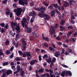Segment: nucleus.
Returning <instances> with one entry per match:
<instances>
[{
  "label": "nucleus",
  "mask_w": 77,
  "mask_h": 77,
  "mask_svg": "<svg viewBox=\"0 0 77 77\" xmlns=\"http://www.w3.org/2000/svg\"><path fill=\"white\" fill-rule=\"evenodd\" d=\"M51 28L50 29L49 32L51 35H53L54 33H55L54 30L58 27V24L57 23H56L54 26L53 27L52 26H51Z\"/></svg>",
  "instance_id": "obj_1"
},
{
  "label": "nucleus",
  "mask_w": 77,
  "mask_h": 77,
  "mask_svg": "<svg viewBox=\"0 0 77 77\" xmlns=\"http://www.w3.org/2000/svg\"><path fill=\"white\" fill-rule=\"evenodd\" d=\"M29 16H32V17L30 20V22L31 23H33L34 22V21L33 20H35V17H36V12L35 11H32L30 12H29Z\"/></svg>",
  "instance_id": "obj_2"
},
{
  "label": "nucleus",
  "mask_w": 77,
  "mask_h": 77,
  "mask_svg": "<svg viewBox=\"0 0 77 77\" xmlns=\"http://www.w3.org/2000/svg\"><path fill=\"white\" fill-rule=\"evenodd\" d=\"M14 12H16V15L20 16L21 15L22 10L21 8H18L17 9H15L14 10Z\"/></svg>",
  "instance_id": "obj_3"
},
{
  "label": "nucleus",
  "mask_w": 77,
  "mask_h": 77,
  "mask_svg": "<svg viewBox=\"0 0 77 77\" xmlns=\"http://www.w3.org/2000/svg\"><path fill=\"white\" fill-rule=\"evenodd\" d=\"M38 62V61L36 60H30L29 61V63H30V65L31 66H32V65H34L35 64V63H37Z\"/></svg>",
  "instance_id": "obj_4"
},
{
  "label": "nucleus",
  "mask_w": 77,
  "mask_h": 77,
  "mask_svg": "<svg viewBox=\"0 0 77 77\" xmlns=\"http://www.w3.org/2000/svg\"><path fill=\"white\" fill-rule=\"evenodd\" d=\"M45 14L44 13H42V12H40L38 13V16L40 17V18H44V16H45Z\"/></svg>",
  "instance_id": "obj_5"
},
{
  "label": "nucleus",
  "mask_w": 77,
  "mask_h": 77,
  "mask_svg": "<svg viewBox=\"0 0 77 77\" xmlns=\"http://www.w3.org/2000/svg\"><path fill=\"white\" fill-rule=\"evenodd\" d=\"M39 12L44 13V11L46 10V8L43 6H40L39 7Z\"/></svg>",
  "instance_id": "obj_6"
},
{
  "label": "nucleus",
  "mask_w": 77,
  "mask_h": 77,
  "mask_svg": "<svg viewBox=\"0 0 77 77\" xmlns=\"http://www.w3.org/2000/svg\"><path fill=\"white\" fill-rule=\"evenodd\" d=\"M71 71H66L65 73V76H72V73H71Z\"/></svg>",
  "instance_id": "obj_7"
},
{
  "label": "nucleus",
  "mask_w": 77,
  "mask_h": 77,
  "mask_svg": "<svg viewBox=\"0 0 77 77\" xmlns=\"http://www.w3.org/2000/svg\"><path fill=\"white\" fill-rule=\"evenodd\" d=\"M15 30H17L16 32L17 33H20V27L19 26H17L15 27Z\"/></svg>",
  "instance_id": "obj_8"
},
{
  "label": "nucleus",
  "mask_w": 77,
  "mask_h": 77,
  "mask_svg": "<svg viewBox=\"0 0 77 77\" xmlns=\"http://www.w3.org/2000/svg\"><path fill=\"white\" fill-rule=\"evenodd\" d=\"M38 29L39 27H38V25H35L34 26V27L33 28L34 31H35V32H37V31L38 30Z\"/></svg>",
  "instance_id": "obj_9"
},
{
  "label": "nucleus",
  "mask_w": 77,
  "mask_h": 77,
  "mask_svg": "<svg viewBox=\"0 0 77 77\" xmlns=\"http://www.w3.org/2000/svg\"><path fill=\"white\" fill-rule=\"evenodd\" d=\"M44 17H45V19L46 20H49V19H50V17L47 14H45Z\"/></svg>",
  "instance_id": "obj_10"
},
{
  "label": "nucleus",
  "mask_w": 77,
  "mask_h": 77,
  "mask_svg": "<svg viewBox=\"0 0 77 77\" xmlns=\"http://www.w3.org/2000/svg\"><path fill=\"white\" fill-rule=\"evenodd\" d=\"M24 0H18V3L19 5H22L23 6L24 5Z\"/></svg>",
  "instance_id": "obj_11"
},
{
  "label": "nucleus",
  "mask_w": 77,
  "mask_h": 77,
  "mask_svg": "<svg viewBox=\"0 0 77 77\" xmlns=\"http://www.w3.org/2000/svg\"><path fill=\"white\" fill-rule=\"evenodd\" d=\"M11 27H13V26H17L18 24L17 22H13L12 21L11 23Z\"/></svg>",
  "instance_id": "obj_12"
},
{
  "label": "nucleus",
  "mask_w": 77,
  "mask_h": 77,
  "mask_svg": "<svg viewBox=\"0 0 77 77\" xmlns=\"http://www.w3.org/2000/svg\"><path fill=\"white\" fill-rule=\"evenodd\" d=\"M6 72L7 75H9V74H11L12 73V71L11 70L9 69L7 70Z\"/></svg>",
  "instance_id": "obj_13"
},
{
  "label": "nucleus",
  "mask_w": 77,
  "mask_h": 77,
  "mask_svg": "<svg viewBox=\"0 0 77 77\" xmlns=\"http://www.w3.org/2000/svg\"><path fill=\"white\" fill-rule=\"evenodd\" d=\"M65 23V20L63 19H62L61 20L60 24L61 26H63L64 25Z\"/></svg>",
  "instance_id": "obj_14"
},
{
  "label": "nucleus",
  "mask_w": 77,
  "mask_h": 77,
  "mask_svg": "<svg viewBox=\"0 0 77 77\" xmlns=\"http://www.w3.org/2000/svg\"><path fill=\"white\" fill-rule=\"evenodd\" d=\"M26 31L28 33H30L32 32V28L30 27H29L26 29Z\"/></svg>",
  "instance_id": "obj_15"
},
{
  "label": "nucleus",
  "mask_w": 77,
  "mask_h": 77,
  "mask_svg": "<svg viewBox=\"0 0 77 77\" xmlns=\"http://www.w3.org/2000/svg\"><path fill=\"white\" fill-rule=\"evenodd\" d=\"M24 53H26L27 57H32V56L30 54V53L29 52H26V53L24 52Z\"/></svg>",
  "instance_id": "obj_16"
},
{
  "label": "nucleus",
  "mask_w": 77,
  "mask_h": 77,
  "mask_svg": "<svg viewBox=\"0 0 77 77\" xmlns=\"http://www.w3.org/2000/svg\"><path fill=\"white\" fill-rule=\"evenodd\" d=\"M45 60H46V61L48 63L50 64L51 62V58L50 57H49V59H45Z\"/></svg>",
  "instance_id": "obj_17"
},
{
  "label": "nucleus",
  "mask_w": 77,
  "mask_h": 77,
  "mask_svg": "<svg viewBox=\"0 0 77 77\" xmlns=\"http://www.w3.org/2000/svg\"><path fill=\"white\" fill-rule=\"evenodd\" d=\"M56 54H55L54 56L56 57H58L60 56V52L59 51H57L55 52Z\"/></svg>",
  "instance_id": "obj_18"
},
{
  "label": "nucleus",
  "mask_w": 77,
  "mask_h": 77,
  "mask_svg": "<svg viewBox=\"0 0 77 77\" xmlns=\"http://www.w3.org/2000/svg\"><path fill=\"white\" fill-rule=\"evenodd\" d=\"M73 32L72 31L68 32L67 33V36L69 37L71 36V35H72Z\"/></svg>",
  "instance_id": "obj_19"
},
{
  "label": "nucleus",
  "mask_w": 77,
  "mask_h": 77,
  "mask_svg": "<svg viewBox=\"0 0 77 77\" xmlns=\"http://www.w3.org/2000/svg\"><path fill=\"white\" fill-rule=\"evenodd\" d=\"M60 28V31L61 32H63L65 29V28L63 26L60 25L59 26Z\"/></svg>",
  "instance_id": "obj_20"
},
{
  "label": "nucleus",
  "mask_w": 77,
  "mask_h": 77,
  "mask_svg": "<svg viewBox=\"0 0 77 77\" xmlns=\"http://www.w3.org/2000/svg\"><path fill=\"white\" fill-rule=\"evenodd\" d=\"M38 71L39 73H43L44 72V68H42L39 69Z\"/></svg>",
  "instance_id": "obj_21"
},
{
  "label": "nucleus",
  "mask_w": 77,
  "mask_h": 77,
  "mask_svg": "<svg viewBox=\"0 0 77 77\" xmlns=\"http://www.w3.org/2000/svg\"><path fill=\"white\" fill-rule=\"evenodd\" d=\"M26 19H27L26 18H23V21H22L21 23L26 24V21H27Z\"/></svg>",
  "instance_id": "obj_22"
},
{
  "label": "nucleus",
  "mask_w": 77,
  "mask_h": 77,
  "mask_svg": "<svg viewBox=\"0 0 77 77\" xmlns=\"http://www.w3.org/2000/svg\"><path fill=\"white\" fill-rule=\"evenodd\" d=\"M54 14H55V11L54 10L52 11L51 13V16L52 17H54Z\"/></svg>",
  "instance_id": "obj_23"
},
{
  "label": "nucleus",
  "mask_w": 77,
  "mask_h": 77,
  "mask_svg": "<svg viewBox=\"0 0 77 77\" xmlns=\"http://www.w3.org/2000/svg\"><path fill=\"white\" fill-rule=\"evenodd\" d=\"M5 44L6 45H9L10 43V42H9V41L8 39L6 40V41L5 42Z\"/></svg>",
  "instance_id": "obj_24"
},
{
  "label": "nucleus",
  "mask_w": 77,
  "mask_h": 77,
  "mask_svg": "<svg viewBox=\"0 0 77 77\" xmlns=\"http://www.w3.org/2000/svg\"><path fill=\"white\" fill-rule=\"evenodd\" d=\"M24 5H23V6H24L25 5H26V6H27L28 5V2H28L27 1V0H24Z\"/></svg>",
  "instance_id": "obj_25"
},
{
  "label": "nucleus",
  "mask_w": 77,
  "mask_h": 77,
  "mask_svg": "<svg viewBox=\"0 0 77 77\" xmlns=\"http://www.w3.org/2000/svg\"><path fill=\"white\" fill-rule=\"evenodd\" d=\"M5 54L7 55H9V54H11V51L10 50H7L5 53Z\"/></svg>",
  "instance_id": "obj_26"
},
{
  "label": "nucleus",
  "mask_w": 77,
  "mask_h": 77,
  "mask_svg": "<svg viewBox=\"0 0 77 77\" xmlns=\"http://www.w3.org/2000/svg\"><path fill=\"white\" fill-rule=\"evenodd\" d=\"M65 71H63L61 73V75L63 77H65Z\"/></svg>",
  "instance_id": "obj_27"
},
{
  "label": "nucleus",
  "mask_w": 77,
  "mask_h": 77,
  "mask_svg": "<svg viewBox=\"0 0 77 77\" xmlns=\"http://www.w3.org/2000/svg\"><path fill=\"white\" fill-rule=\"evenodd\" d=\"M50 75H49V74L48 73H45L43 75H42V77H46L47 76V77H49Z\"/></svg>",
  "instance_id": "obj_28"
},
{
  "label": "nucleus",
  "mask_w": 77,
  "mask_h": 77,
  "mask_svg": "<svg viewBox=\"0 0 77 77\" xmlns=\"http://www.w3.org/2000/svg\"><path fill=\"white\" fill-rule=\"evenodd\" d=\"M32 35H33V36H34V37H35V38H38V34H37V33H34V32H33L32 33Z\"/></svg>",
  "instance_id": "obj_29"
},
{
  "label": "nucleus",
  "mask_w": 77,
  "mask_h": 77,
  "mask_svg": "<svg viewBox=\"0 0 77 77\" xmlns=\"http://www.w3.org/2000/svg\"><path fill=\"white\" fill-rule=\"evenodd\" d=\"M25 74V73L24 72V71H20V75H21V76L22 77H23L24 75Z\"/></svg>",
  "instance_id": "obj_30"
},
{
  "label": "nucleus",
  "mask_w": 77,
  "mask_h": 77,
  "mask_svg": "<svg viewBox=\"0 0 77 77\" xmlns=\"http://www.w3.org/2000/svg\"><path fill=\"white\" fill-rule=\"evenodd\" d=\"M64 5L66 6H69V4L68 3L67 1H64Z\"/></svg>",
  "instance_id": "obj_31"
},
{
  "label": "nucleus",
  "mask_w": 77,
  "mask_h": 77,
  "mask_svg": "<svg viewBox=\"0 0 77 77\" xmlns=\"http://www.w3.org/2000/svg\"><path fill=\"white\" fill-rule=\"evenodd\" d=\"M23 48L22 49V51H25L26 50V46L25 45H23L22 46Z\"/></svg>",
  "instance_id": "obj_32"
},
{
  "label": "nucleus",
  "mask_w": 77,
  "mask_h": 77,
  "mask_svg": "<svg viewBox=\"0 0 77 77\" xmlns=\"http://www.w3.org/2000/svg\"><path fill=\"white\" fill-rule=\"evenodd\" d=\"M17 71L20 72V66L19 65H18L17 66Z\"/></svg>",
  "instance_id": "obj_33"
},
{
  "label": "nucleus",
  "mask_w": 77,
  "mask_h": 77,
  "mask_svg": "<svg viewBox=\"0 0 77 77\" xmlns=\"http://www.w3.org/2000/svg\"><path fill=\"white\" fill-rule=\"evenodd\" d=\"M43 46L45 47H48V45L47 43H43Z\"/></svg>",
  "instance_id": "obj_34"
},
{
  "label": "nucleus",
  "mask_w": 77,
  "mask_h": 77,
  "mask_svg": "<svg viewBox=\"0 0 77 77\" xmlns=\"http://www.w3.org/2000/svg\"><path fill=\"white\" fill-rule=\"evenodd\" d=\"M16 61H21V59L18 58V57H16L15 59Z\"/></svg>",
  "instance_id": "obj_35"
},
{
  "label": "nucleus",
  "mask_w": 77,
  "mask_h": 77,
  "mask_svg": "<svg viewBox=\"0 0 77 77\" xmlns=\"http://www.w3.org/2000/svg\"><path fill=\"white\" fill-rule=\"evenodd\" d=\"M18 53L19 54V55H20L21 56H23V53L22 52V51H18Z\"/></svg>",
  "instance_id": "obj_36"
},
{
  "label": "nucleus",
  "mask_w": 77,
  "mask_h": 77,
  "mask_svg": "<svg viewBox=\"0 0 77 77\" xmlns=\"http://www.w3.org/2000/svg\"><path fill=\"white\" fill-rule=\"evenodd\" d=\"M14 44H15V47H16V48H18V45H19L18 42H17L16 44V43H15V42H14Z\"/></svg>",
  "instance_id": "obj_37"
},
{
  "label": "nucleus",
  "mask_w": 77,
  "mask_h": 77,
  "mask_svg": "<svg viewBox=\"0 0 77 77\" xmlns=\"http://www.w3.org/2000/svg\"><path fill=\"white\" fill-rule=\"evenodd\" d=\"M8 0H3L2 2V5H4V4H6L7 3Z\"/></svg>",
  "instance_id": "obj_38"
},
{
  "label": "nucleus",
  "mask_w": 77,
  "mask_h": 77,
  "mask_svg": "<svg viewBox=\"0 0 77 77\" xmlns=\"http://www.w3.org/2000/svg\"><path fill=\"white\" fill-rule=\"evenodd\" d=\"M49 50L50 51H54V48L51 47L49 48Z\"/></svg>",
  "instance_id": "obj_39"
},
{
  "label": "nucleus",
  "mask_w": 77,
  "mask_h": 77,
  "mask_svg": "<svg viewBox=\"0 0 77 77\" xmlns=\"http://www.w3.org/2000/svg\"><path fill=\"white\" fill-rule=\"evenodd\" d=\"M4 28H6V29H9V25L8 23H6V25L4 26Z\"/></svg>",
  "instance_id": "obj_40"
},
{
  "label": "nucleus",
  "mask_w": 77,
  "mask_h": 77,
  "mask_svg": "<svg viewBox=\"0 0 77 77\" xmlns=\"http://www.w3.org/2000/svg\"><path fill=\"white\" fill-rule=\"evenodd\" d=\"M20 36V33L17 32V34L16 35V39H18Z\"/></svg>",
  "instance_id": "obj_41"
},
{
  "label": "nucleus",
  "mask_w": 77,
  "mask_h": 77,
  "mask_svg": "<svg viewBox=\"0 0 77 77\" xmlns=\"http://www.w3.org/2000/svg\"><path fill=\"white\" fill-rule=\"evenodd\" d=\"M5 30L3 29V28H2L1 29V32L2 33H5Z\"/></svg>",
  "instance_id": "obj_42"
},
{
  "label": "nucleus",
  "mask_w": 77,
  "mask_h": 77,
  "mask_svg": "<svg viewBox=\"0 0 77 77\" xmlns=\"http://www.w3.org/2000/svg\"><path fill=\"white\" fill-rule=\"evenodd\" d=\"M48 9H50L51 10H53V6L50 5L48 7Z\"/></svg>",
  "instance_id": "obj_43"
},
{
  "label": "nucleus",
  "mask_w": 77,
  "mask_h": 77,
  "mask_svg": "<svg viewBox=\"0 0 77 77\" xmlns=\"http://www.w3.org/2000/svg\"><path fill=\"white\" fill-rule=\"evenodd\" d=\"M52 5L55 8H58V5L57 4H53Z\"/></svg>",
  "instance_id": "obj_44"
},
{
  "label": "nucleus",
  "mask_w": 77,
  "mask_h": 77,
  "mask_svg": "<svg viewBox=\"0 0 77 77\" xmlns=\"http://www.w3.org/2000/svg\"><path fill=\"white\" fill-rule=\"evenodd\" d=\"M43 39H44V40H45V41L47 42H48V41H49V39L47 37H45Z\"/></svg>",
  "instance_id": "obj_45"
},
{
  "label": "nucleus",
  "mask_w": 77,
  "mask_h": 77,
  "mask_svg": "<svg viewBox=\"0 0 77 77\" xmlns=\"http://www.w3.org/2000/svg\"><path fill=\"white\" fill-rule=\"evenodd\" d=\"M12 6L14 8H17V6L15 4V3H13L12 4Z\"/></svg>",
  "instance_id": "obj_46"
},
{
  "label": "nucleus",
  "mask_w": 77,
  "mask_h": 77,
  "mask_svg": "<svg viewBox=\"0 0 77 77\" xmlns=\"http://www.w3.org/2000/svg\"><path fill=\"white\" fill-rule=\"evenodd\" d=\"M5 23H2L0 24V26H1L2 27H4L5 26Z\"/></svg>",
  "instance_id": "obj_47"
},
{
  "label": "nucleus",
  "mask_w": 77,
  "mask_h": 77,
  "mask_svg": "<svg viewBox=\"0 0 77 77\" xmlns=\"http://www.w3.org/2000/svg\"><path fill=\"white\" fill-rule=\"evenodd\" d=\"M71 41H72V42H75V39H74V38H72L70 39Z\"/></svg>",
  "instance_id": "obj_48"
},
{
  "label": "nucleus",
  "mask_w": 77,
  "mask_h": 77,
  "mask_svg": "<svg viewBox=\"0 0 77 77\" xmlns=\"http://www.w3.org/2000/svg\"><path fill=\"white\" fill-rule=\"evenodd\" d=\"M29 5L30 6H31L32 7L34 6V5H35L34 4V3H33V2H31L30 3Z\"/></svg>",
  "instance_id": "obj_49"
},
{
  "label": "nucleus",
  "mask_w": 77,
  "mask_h": 77,
  "mask_svg": "<svg viewBox=\"0 0 77 77\" xmlns=\"http://www.w3.org/2000/svg\"><path fill=\"white\" fill-rule=\"evenodd\" d=\"M9 64V63L8 62H5L3 64V66H5V65H8Z\"/></svg>",
  "instance_id": "obj_50"
},
{
  "label": "nucleus",
  "mask_w": 77,
  "mask_h": 77,
  "mask_svg": "<svg viewBox=\"0 0 77 77\" xmlns=\"http://www.w3.org/2000/svg\"><path fill=\"white\" fill-rule=\"evenodd\" d=\"M24 40H25L24 38H22L21 40V41L22 42H23V43H26V41H25Z\"/></svg>",
  "instance_id": "obj_51"
},
{
  "label": "nucleus",
  "mask_w": 77,
  "mask_h": 77,
  "mask_svg": "<svg viewBox=\"0 0 77 77\" xmlns=\"http://www.w3.org/2000/svg\"><path fill=\"white\" fill-rule=\"evenodd\" d=\"M55 11L57 12V13L58 14V15H60V12L58 11L57 9H56L55 10Z\"/></svg>",
  "instance_id": "obj_52"
},
{
  "label": "nucleus",
  "mask_w": 77,
  "mask_h": 77,
  "mask_svg": "<svg viewBox=\"0 0 77 77\" xmlns=\"http://www.w3.org/2000/svg\"><path fill=\"white\" fill-rule=\"evenodd\" d=\"M48 55H47V54H45L44 55L43 57V59H45V58H48Z\"/></svg>",
  "instance_id": "obj_53"
},
{
  "label": "nucleus",
  "mask_w": 77,
  "mask_h": 77,
  "mask_svg": "<svg viewBox=\"0 0 77 77\" xmlns=\"http://www.w3.org/2000/svg\"><path fill=\"white\" fill-rule=\"evenodd\" d=\"M11 12L10 11H6L5 12V14L7 15H10V14L11 13Z\"/></svg>",
  "instance_id": "obj_54"
},
{
  "label": "nucleus",
  "mask_w": 77,
  "mask_h": 77,
  "mask_svg": "<svg viewBox=\"0 0 77 77\" xmlns=\"http://www.w3.org/2000/svg\"><path fill=\"white\" fill-rule=\"evenodd\" d=\"M34 9L36 11H38V12H39V8H36L35 7L34 8Z\"/></svg>",
  "instance_id": "obj_55"
},
{
  "label": "nucleus",
  "mask_w": 77,
  "mask_h": 77,
  "mask_svg": "<svg viewBox=\"0 0 77 77\" xmlns=\"http://www.w3.org/2000/svg\"><path fill=\"white\" fill-rule=\"evenodd\" d=\"M34 39V37L33 36H31L29 38V40H30V41H33Z\"/></svg>",
  "instance_id": "obj_56"
},
{
  "label": "nucleus",
  "mask_w": 77,
  "mask_h": 77,
  "mask_svg": "<svg viewBox=\"0 0 77 77\" xmlns=\"http://www.w3.org/2000/svg\"><path fill=\"white\" fill-rule=\"evenodd\" d=\"M38 59L39 61H41V60H42V57H41V55L39 56Z\"/></svg>",
  "instance_id": "obj_57"
},
{
  "label": "nucleus",
  "mask_w": 77,
  "mask_h": 77,
  "mask_svg": "<svg viewBox=\"0 0 77 77\" xmlns=\"http://www.w3.org/2000/svg\"><path fill=\"white\" fill-rule=\"evenodd\" d=\"M5 75H6V74L5 73L3 72L2 75H1V77H5Z\"/></svg>",
  "instance_id": "obj_58"
},
{
  "label": "nucleus",
  "mask_w": 77,
  "mask_h": 77,
  "mask_svg": "<svg viewBox=\"0 0 77 77\" xmlns=\"http://www.w3.org/2000/svg\"><path fill=\"white\" fill-rule=\"evenodd\" d=\"M49 72H50V74H53V70H51V69H49Z\"/></svg>",
  "instance_id": "obj_59"
},
{
  "label": "nucleus",
  "mask_w": 77,
  "mask_h": 77,
  "mask_svg": "<svg viewBox=\"0 0 77 77\" xmlns=\"http://www.w3.org/2000/svg\"><path fill=\"white\" fill-rule=\"evenodd\" d=\"M12 69L14 71H15V66H13L11 67Z\"/></svg>",
  "instance_id": "obj_60"
},
{
  "label": "nucleus",
  "mask_w": 77,
  "mask_h": 77,
  "mask_svg": "<svg viewBox=\"0 0 77 77\" xmlns=\"http://www.w3.org/2000/svg\"><path fill=\"white\" fill-rule=\"evenodd\" d=\"M26 18L27 21H29V20H30V17L29 16H26Z\"/></svg>",
  "instance_id": "obj_61"
},
{
  "label": "nucleus",
  "mask_w": 77,
  "mask_h": 77,
  "mask_svg": "<svg viewBox=\"0 0 77 77\" xmlns=\"http://www.w3.org/2000/svg\"><path fill=\"white\" fill-rule=\"evenodd\" d=\"M14 57V53H13L11 54V56H10V58L12 59Z\"/></svg>",
  "instance_id": "obj_62"
},
{
  "label": "nucleus",
  "mask_w": 77,
  "mask_h": 77,
  "mask_svg": "<svg viewBox=\"0 0 77 77\" xmlns=\"http://www.w3.org/2000/svg\"><path fill=\"white\" fill-rule=\"evenodd\" d=\"M63 45V47H65V48H68V46L66 45L65 44H64Z\"/></svg>",
  "instance_id": "obj_63"
},
{
  "label": "nucleus",
  "mask_w": 77,
  "mask_h": 77,
  "mask_svg": "<svg viewBox=\"0 0 77 77\" xmlns=\"http://www.w3.org/2000/svg\"><path fill=\"white\" fill-rule=\"evenodd\" d=\"M32 69V66H30L29 67V71H30Z\"/></svg>",
  "instance_id": "obj_64"
}]
</instances>
